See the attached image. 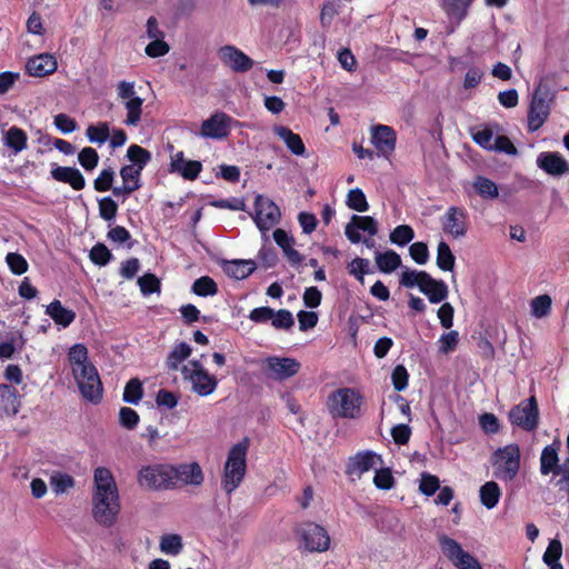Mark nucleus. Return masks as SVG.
<instances>
[{
    "instance_id": "obj_1",
    "label": "nucleus",
    "mask_w": 569,
    "mask_h": 569,
    "mask_svg": "<svg viewBox=\"0 0 569 569\" xmlns=\"http://www.w3.org/2000/svg\"><path fill=\"white\" fill-rule=\"evenodd\" d=\"M137 481L141 488L152 491L171 490L184 485L200 486L203 472L199 463H153L138 471Z\"/></svg>"
},
{
    "instance_id": "obj_2",
    "label": "nucleus",
    "mask_w": 569,
    "mask_h": 569,
    "mask_svg": "<svg viewBox=\"0 0 569 569\" xmlns=\"http://www.w3.org/2000/svg\"><path fill=\"white\" fill-rule=\"evenodd\" d=\"M365 399L361 392L355 388H339L329 395L327 406L333 418L359 419L363 415Z\"/></svg>"
},
{
    "instance_id": "obj_3",
    "label": "nucleus",
    "mask_w": 569,
    "mask_h": 569,
    "mask_svg": "<svg viewBox=\"0 0 569 569\" xmlns=\"http://www.w3.org/2000/svg\"><path fill=\"white\" fill-rule=\"evenodd\" d=\"M249 439L246 437L233 445L228 452L223 468L222 488L227 493L234 491L243 480L247 469Z\"/></svg>"
},
{
    "instance_id": "obj_4",
    "label": "nucleus",
    "mask_w": 569,
    "mask_h": 569,
    "mask_svg": "<svg viewBox=\"0 0 569 569\" xmlns=\"http://www.w3.org/2000/svg\"><path fill=\"white\" fill-rule=\"evenodd\" d=\"M520 448L510 443L498 448L491 457L493 477L502 482H511L520 471Z\"/></svg>"
},
{
    "instance_id": "obj_5",
    "label": "nucleus",
    "mask_w": 569,
    "mask_h": 569,
    "mask_svg": "<svg viewBox=\"0 0 569 569\" xmlns=\"http://www.w3.org/2000/svg\"><path fill=\"white\" fill-rule=\"evenodd\" d=\"M181 372L183 378L192 383V390L198 396L207 397L217 389V377L210 375L199 360H191L189 366H182Z\"/></svg>"
},
{
    "instance_id": "obj_6",
    "label": "nucleus",
    "mask_w": 569,
    "mask_h": 569,
    "mask_svg": "<svg viewBox=\"0 0 569 569\" xmlns=\"http://www.w3.org/2000/svg\"><path fill=\"white\" fill-rule=\"evenodd\" d=\"M120 509L119 495L92 493V517L100 526L112 527Z\"/></svg>"
},
{
    "instance_id": "obj_7",
    "label": "nucleus",
    "mask_w": 569,
    "mask_h": 569,
    "mask_svg": "<svg viewBox=\"0 0 569 569\" xmlns=\"http://www.w3.org/2000/svg\"><path fill=\"white\" fill-rule=\"evenodd\" d=\"M72 375L82 397L92 403H99L102 399L103 388L93 363L83 366V368H76Z\"/></svg>"
},
{
    "instance_id": "obj_8",
    "label": "nucleus",
    "mask_w": 569,
    "mask_h": 569,
    "mask_svg": "<svg viewBox=\"0 0 569 569\" xmlns=\"http://www.w3.org/2000/svg\"><path fill=\"white\" fill-rule=\"evenodd\" d=\"M439 545L442 553L457 569H482L480 562L470 552L462 549L455 539L441 536Z\"/></svg>"
},
{
    "instance_id": "obj_9",
    "label": "nucleus",
    "mask_w": 569,
    "mask_h": 569,
    "mask_svg": "<svg viewBox=\"0 0 569 569\" xmlns=\"http://www.w3.org/2000/svg\"><path fill=\"white\" fill-rule=\"evenodd\" d=\"M442 230L453 239H461L469 230V213L466 208L451 206L440 219Z\"/></svg>"
},
{
    "instance_id": "obj_10",
    "label": "nucleus",
    "mask_w": 569,
    "mask_h": 569,
    "mask_svg": "<svg viewBox=\"0 0 569 569\" xmlns=\"http://www.w3.org/2000/svg\"><path fill=\"white\" fill-rule=\"evenodd\" d=\"M509 420L526 431H532L538 427L539 410L533 396L515 406L509 412Z\"/></svg>"
},
{
    "instance_id": "obj_11",
    "label": "nucleus",
    "mask_w": 569,
    "mask_h": 569,
    "mask_svg": "<svg viewBox=\"0 0 569 569\" xmlns=\"http://www.w3.org/2000/svg\"><path fill=\"white\" fill-rule=\"evenodd\" d=\"M232 123L239 122L224 112L217 111L201 123V136L211 139H224L230 134Z\"/></svg>"
},
{
    "instance_id": "obj_12",
    "label": "nucleus",
    "mask_w": 569,
    "mask_h": 569,
    "mask_svg": "<svg viewBox=\"0 0 569 569\" xmlns=\"http://www.w3.org/2000/svg\"><path fill=\"white\" fill-rule=\"evenodd\" d=\"M254 211L253 220L261 231L271 229L280 219V210L277 204L260 194L254 199Z\"/></svg>"
},
{
    "instance_id": "obj_13",
    "label": "nucleus",
    "mask_w": 569,
    "mask_h": 569,
    "mask_svg": "<svg viewBox=\"0 0 569 569\" xmlns=\"http://www.w3.org/2000/svg\"><path fill=\"white\" fill-rule=\"evenodd\" d=\"M378 231V221L370 216L353 214L345 228L347 239L353 244L361 242V232L367 233L369 237H375Z\"/></svg>"
},
{
    "instance_id": "obj_14",
    "label": "nucleus",
    "mask_w": 569,
    "mask_h": 569,
    "mask_svg": "<svg viewBox=\"0 0 569 569\" xmlns=\"http://www.w3.org/2000/svg\"><path fill=\"white\" fill-rule=\"evenodd\" d=\"M370 140L383 157H389L396 149L397 133L387 124H375L370 128Z\"/></svg>"
},
{
    "instance_id": "obj_15",
    "label": "nucleus",
    "mask_w": 569,
    "mask_h": 569,
    "mask_svg": "<svg viewBox=\"0 0 569 569\" xmlns=\"http://www.w3.org/2000/svg\"><path fill=\"white\" fill-rule=\"evenodd\" d=\"M221 62L233 72L243 73L253 67V60L234 46L221 47L218 51Z\"/></svg>"
},
{
    "instance_id": "obj_16",
    "label": "nucleus",
    "mask_w": 569,
    "mask_h": 569,
    "mask_svg": "<svg viewBox=\"0 0 569 569\" xmlns=\"http://www.w3.org/2000/svg\"><path fill=\"white\" fill-rule=\"evenodd\" d=\"M266 363L267 376L279 381L297 375L300 369V363L292 358L269 357Z\"/></svg>"
},
{
    "instance_id": "obj_17",
    "label": "nucleus",
    "mask_w": 569,
    "mask_h": 569,
    "mask_svg": "<svg viewBox=\"0 0 569 569\" xmlns=\"http://www.w3.org/2000/svg\"><path fill=\"white\" fill-rule=\"evenodd\" d=\"M473 1L475 0H440V7L449 22V33L455 32L467 18Z\"/></svg>"
},
{
    "instance_id": "obj_18",
    "label": "nucleus",
    "mask_w": 569,
    "mask_h": 569,
    "mask_svg": "<svg viewBox=\"0 0 569 569\" xmlns=\"http://www.w3.org/2000/svg\"><path fill=\"white\" fill-rule=\"evenodd\" d=\"M536 164L552 177H562L569 172V162L556 151H543L537 156Z\"/></svg>"
},
{
    "instance_id": "obj_19",
    "label": "nucleus",
    "mask_w": 569,
    "mask_h": 569,
    "mask_svg": "<svg viewBox=\"0 0 569 569\" xmlns=\"http://www.w3.org/2000/svg\"><path fill=\"white\" fill-rule=\"evenodd\" d=\"M169 171L179 173L186 180L193 181L202 171V163L198 160H187L183 151H177L170 157Z\"/></svg>"
},
{
    "instance_id": "obj_20",
    "label": "nucleus",
    "mask_w": 569,
    "mask_h": 569,
    "mask_svg": "<svg viewBox=\"0 0 569 569\" xmlns=\"http://www.w3.org/2000/svg\"><path fill=\"white\" fill-rule=\"evenodd\" d=\"M550 112L549 103L545 96L536 91L528 112V130L535 132L546 122Z\"/></svg>"
},
{
    "instance_id": "obj_21",
    "label": "nucleus",
    "mask_w": 569,
    "mask_h": 569,
    "mask_svg": "<svg viewBox=\"0 0 569 569\" xmlns=\"http://www.w3.org/2000/svg\"><path fill=\"white\" fill-rule=\"evenodd\" d=\"M19 391L8 383H0V417H14L21 407Z\"/></svg>"
},
{
    "instance_id": "obj_22",
    "label": "nucleus",
    "mask_w": 569,
    "mask_h": 569,
    "mask_svg": "<svg viewBox=\"0 0 569 569\" xmlns=\"http://www.w3.org/2000/svg\"><path fill=\"white\" fill-rule=\"evenodd\" d=\"M378 462L381 463L380 456L373 451H360L349 459L347 472L350 476L361 477L365 472L376 468Z\"/></svg>"
},
{
    "instance_id": "obj_23",
    "label": "nucleus",
    "mask_w": 569,
    "mask_h": 569,
    "mask_svg": "<svg viewBox=\"0 0 569 569\" xmlns=\"http://www.w3.org/2000/svg\"><path fill=\"white\" fill-rule=\"evenodd\" d=\"M50 174L56 181L68 183L76 191H80L86 187V179L83 174L74 167H61L53 164Z\"/></svg>"
},
{
    "instance_id": "obj_24",
    "label": "nucleus",
    "mask_w": 569,
    "mask_h": 569,
    "mask_svg": "<svg viewBox=\"0 0 569 569\" xmlns=\"http://www.w3.org/2000/svg\"><path fill=\"white\" fill-rule=\"evenodd\" d=\"M299 548L307 551H320V526L315 522H303L297 529Z\"/></svg>"
},
{
    "instance_id": "obj_25",
    "label": "nucleus",
    "mask_w": 569,
    "mask_h": 569,
    "mask_svg": "<svg viewBox=\"0 0 569 569\" xmlns=\"http://www.w3.org/2000/svg\"><path fill=\"white\" fill-rule=\"evenodd\" d=\"M57 60L50 53H41L28 60L26 68L32 77H44L52 74L57 70Z\"/></svg>"
},
{
    "instance_id": "obj_26",
    "label": "nucleus",
    "mask_w": 569,
    "mask_h": 569,
    "mask_svg": "<svg viewBox=\"0 0 569 569\" xmlns=\"http://www.w3.org/2000/svg\"><path fill=\"white\" fill-rule=\"evenodd\" d=\"M93 493L119 495L116 480L106 467H98L93 473Z\"/></svg>"
},
{
    "instance_id": "obj_27",
    "label": "nucleus",
    "mask_w": 569,
    "mask_h": 569,
    "mask_svg": "<svg viewBox=\"0 0 569 569\" xmlns=\"http://www.w3.org/2000/svg\"><path fill=\"white\" fill-rule=\"evenodd\" d=\"M46 313L56 325L63 328L69 327L76 319V312L62 306L60 300L54 299L47 306Z\"/></svg>"
},
{
    "instance_id": "obj_28",
    "label": "nucleus",
    "mask_w": 569,
    "mask_h": 569,
    "mask_svg": "<svg viewBox=\"0 0 569 569\" xmlns=\"http://www.w3.org/2000/svg\"><path fill=\"white\" fill-rule=\"evenodd\" d=\"M420 291L426 295L431 303H440L448 297V287L442 280H436L431 276L422 283Z\"/></svg>"
},
{
    "instance_id": "obj_29",
    "label": "nucleus",
    "mask_w": 569,
    "mask_h": 569,
    "mask_svg": "<svg viewBox=\"0 0 569 569\" xmlns=\"http://www.w3.org/2000/svg\"><path fill=\"white\" fill-rule=\"evenodd\" d=\"M274 133L282 139L287 148L296 156H302L306 151L305 143L298 133L283 126H276Z\"/></svg>"
},
{
    "instance_id": "obj_30",
    "label": "nucleus",
    "mask_w": 569,
    "mask_h": 569,
    "mask_svg": "<svg viewBox=\"0 0 569 569\" xmlns=\"http://www.w3.org/2000/svg\"><path fill=\"white\" fill-rule=\"evenodd\" d=\"M257 266L252 260H232L223 264V271L231 278L242 280L248 278Z\"/></svg>"
},
{
    "instance_id": "obj_31",
    "label": "nucleus",
    "mask_w": 569,
    "mask_h": 569,
    "mask_svg": "<svg viewBox=\"0 0 569 569\" xmlns=\"http://www.w3.org/2000/svg\"><path fill=\"white\" fill-rule=\"evenodd\" d=\"M501 495L499 485L493 480L487 481L479 489L480 502L487 509H493L498 505Z\"/></svg>"
},
{
    "instance_id": "obj_32",
    "label": "nucleus",
    "mask_w": 569,
    "mask_h": 569,
    "mask_svg": "<svg viewBox=\"0 0 569 569\" xmlns=\"http://www.w3.org/2000/svg\"><path fill=\"white\" fill-rule=\"evenodd\" d=\"M191 347L187 342L177 343L166 359V367L170 371H177L180 365L190 357Z\"/></svg>"
},
{
    "instance_id": "obj_33",
    "label": "nucleus",
    "mask_w": 569,
    "mask_h": 569,
    "mask_svg": "<svg viewBox=\"0 0 569 569\" xmlns=\"http://www.w3.org/2000/svg\"><path fill=\"white\" fill-rule=\"evenodd\" d=\"M375 260L378 269L383 273H391L401 264L400 256L393 250L377 251Z\"/></svg>"
},
{
    "instance_id": "obj_34",
    "label": "nucleus",
    "mask_w": 569,
    "mask_h": 569,
    "mask_svg": "<svg viewBox=\"0 0 569 569\" xmlns=\"http://www.w3.org/2000/svg\"><path fill=\"white\" fill-rule=\"evenodd\" d=\"M131 167L143 170L151 161V152L139 144H131L126 154Z\"/></svg>"
},
{
    "instance_id": "obj_35",
    "label": "nucleus",
    "mask_w": 569,
    "mask_h": 569,
    "mask_svg": "<svg viewBox=\"0 0 569 569\" xmlns=\"http://www.w3.org/2000/svg\"><path fill=\"white\" fill-rule=\"evenodd\" d=\"M143 99L140 97L131 98L124 102L127 117L123 123L128 127H137L141 121Z\"/></svg>"
},
{
    "instance_id": "obj_36",
    "label": "nucleus",
    "mask_w": 569,
    "mask_h": 569,
    "mask_svg": "<svg viewBox=\"0 0 569 569\" xmlns=\"http://www.w3.org/2000/svg\"><path fill=\"white\" fill-rule=\"evenodd\" d=\"M27 141L28 137L27 133L16 126L11 127L7 132L4 137L6 146L9 147L14 151V153H18L27 148Z\"/></svg>"
},
{
    "instance_id": "obj_37",
    "label": "nucleus",
    "mask_w": 569,
    "mask_h": 569,
    "mask_svg": "<svg viewBox=\"0 0 569 569\" xmlns=\"http://www.w3.org/2000/svg\"><path fill=\"white\" fill-rule=\"evenodd\" d=\"M456 262V257L452 253L449 244L441 240L437 247V266L443 271H452Z\"/></svg>"
},
{
    "instance_id": "obj_38",
    "label": "nucleus",
    "mask_w": 569,
    "mask_h": 569,
    "mask_svg": "<svg viewBox=\"0 0 569 569\" xmlns=\"http://www.w3.org/2000/svg\"><path fill=\"white\" fill-rule=\"evenodd\" d=\"M68 360L72 367V371L76 368H83V366L92 365L89 361L88 348L83 343H76L69 349Z\"/></svg>"
},
{
    "instance_id": "obj_39",
    "label": "nucleus",
    "mask_w": 569,
    "mask_h": 569,
    "mask_svg": "<svg viewBox=\"0 0 569 569\" xmlns=\"http://www.w3.org/2000/svg\"><path fill=\"white\" fill-rule=\"evenodd\" d=\"M475 191L483 199H496L499 196L497 184L482 176H478L473 183Z\"/></svg>"
},
{
    "instance_id": "obj_40",
    "label": "nucleus",
    "mask_w": 569,
    "mask_h": 569,
    "mask_svg": "<svg viewBox=\"0 0 569 569\" xmlns=\"http://www.w3.org/2000/svg\"><path fill=\"white\" fill-rule=\"evenodd\" d=\"M558 467L557 449L552 446H547L541 452L540 472L542 475H549L550 472L557 473Z\"/></svg>"
},
{
    "instance_id": "obj_41",
    "label": "nucleus",
    "mask_w": 569,
    "mask_h": 569,
    "mask_svg": "<svg viewBox=\"0 0 569 569\" xmlns=\"http://www.w3.org/2000/svg\"><path fill=\"white\" fill-rule=\"evenodd\" d=\"M183 549L182 538L178 533H166L160 538V550L166 555L177 556Z\"/></svg>"
},
{
    "instance_id": "obj_42",
    "label": "nucleus",
    "mask_w": 569,
    "mask_h": 569,
    "mask_svg": "<svg viewBox=\"0 0 569 569\" xmlns=\"http://www.w3.org/2000/svg\"><path fill=\"white\" fill-rule=\"evenodd\" d=\"M141 169L124 164L120 168V177L122 179V183L128 184L129 188L133 191L139 190L142 187L141 182Z\"/></svg>"
},
{
    "instance_id": "obj_43",
    "label": "nucleus",
    "mask_w": 569,
    "mask_h": 569,
    "mask_svg": "<svg viewBox=\"0 0 569 569\" xmlns=\"http://www.w3.org/2000/svg\"><path fill=\"white\" fill-rule=\"evenodd\" d=\"M143 397L142 383L138 378L130 379L123 390L122 399L127 403L138 405Z\"/></svg>"
},
{
    "instance_id": "obj_44",
    "label": "nucleus",
    "mask_w": 569,
    "mask_h": 569,
    "mask_svg": "<svg viewBox=\"0 0 569 569\" xmlns=\"http://www.w3.org/2000/svg\"><path fill=\"white\" fill-rule=\"evenodd\" d=\"M552 300L548 295H540L530 301V313L537 319L547 317L551 311Z\"/></svg>"
},
{
    "instance_id": "obj_45",
    "label": "nucleus",
    "mask_w": 569,
    "mask_h": 569,
    "mask_svg": "<svg viewBox=\"0 0 569 569\" xmlns=\"http://www.w3.org/2000/svg\"><path fill=\"white\" fill-rule=\"evenodd\" d=\"M430 274L426 271L406 269L401 272L400 284L406 288H422V283Z\"/></svg>"
},
{
    "instance_id": "obj_46",
    "label": "nucleus",
    "mask_w": 569,
    "mask_h": 569,
    "mask_svg": "<svg viewBox=\"0 0 569 569\" xmlns=\"http://www.w3.org/2000/svg\"><path fill=\"white\" fill-rule=\"evenodd\" d=\"M192 292L200 297H209L218 293V284L209 276L198 278L192 284Z\"/></svg>"
},
{
    "instance_id": "obj_47",
    "label": "nucleus",
    "mask_w": 569,
    "mask_h": 569,
    "mask_svg": "<svg viewBox=\"0 0 569 569\" xmlns=\"http://www.w3.org/2000/svg\"><path fill=\"white\" fill-rule=\"evenodd\" d=\"M346 203L349 209L358 212H366L369 209L367 197L360 188L349 190Z\"/></svg>"
},
{
    "instance_id": "obj_48",
    "label": "nucleus",
    "mask_w": 569,
    "mask_h": 569,
    "mask_svg": "<svg viewBox=\"0 0 569 569\" xmlns=\"http://www.w3.org/2000/svg\"><path fill=\"white\" fill-rule=\"evenodd\" d=\"M86 136L90 142L103 144L110 136V127L108 122H99L90 124L86 130Z\"/></svg>"
},
{
    "instance_id": "obj_49",
    "label": "nucleus",
    "mask_w": 569,
    "mask_h": 569,
    "mask_svg": "<svg viewBox=\"0 0 569 569\" xmlns=\"http://www.w3.org/2000/svg\"><path fill=\"white\" fill-rule=\"evenodd\" d=\"M140 291L143 296L160 293L161 282L159 278L151 272H147L138 279Z\"/></svg>"
},
{
    "instance_id": "obj_50",
    "label": "nucleus",
    "mask_w": 569,
    "mask_h": 569,
    "mask_svg": "<svg viewBox=\"0 0 569 569\" xmlns=\"http://www.w3.org/2000/svg\"><path fill=\"white\" fill-rule=\"evenodd\" d=\"M389 238L393 244L405 247L415 238V231L409 224H400L390 232Z\"/></svg>"
},
{
    "instance_id": "obj_51",
    "label": "nucleus",
    "mask_w": 569,
    "mask_h": 569,
    "mask_svg": "<svg viewBox=\"0 0 569 569\" xmlns=\"http://www.w3.org/2000/svg\"><path fill=\"white\" fill-rule=\"evenodd\" d=\"M89 258L94 264L104 267L111 261L112 253L104 243L98 242L91 248Z\"/></svg>"
},
{
    "instance_id": "obj_52",
    "label": "nucleus",
    "mask_w": 569,
    "mask_h": 569,
    "mask_svg": "<svg viewBox=\"0 0 569 569\" xmlns=\"http://www.w3.org/2000/svg\"><path fill=\"white\" fill-rule=\"evenodd\" d=\"M6 262L13 274L21 276L28 271V261L18 252H9Z\"/></svg>"
},
{
    "instance_id": "obj_53",
    "label": "nucleus",
    "mask_w": 569,
    "mask_h": 569,
    "mask_svg": "<svg viewBox=\"0 0 569 569\" xmlns=\"http://www.w3.org/2000/svg\"><path fill=\"white\" fill-rule=\"evenodd\" d=\"M80 166L87 170H93L99 162V154L92 147H84L78 154Z\"/></svg>"
},
{
    "instance_id": "obj_54",
    "label": "nucleus",
    "mask_w": 569,
    "mask_h": 569,
    "mask_svg": "<svg viewBox=\"0 0 569 569\" xmlns=\"http://www.w3.org/2000/svg\"><path fill=\"white\" fill-rule=\"evenodd\" d=\"M114 171L112 168L101 170L99 176L93 180V188L98 192H106L112 188L114 181Z\"/></svg>"
},
{
    "instance_id": "obj_55",
    "label": "nucleus",
    "mask_w": 569,
    "mask_h": 569,
    "mask_svg": "<svg viewBox=\"0 0 569 569\" xmlns=\"http://www.w3.org/2000/svg\"><path fill=\"white\" fill-rule=\"evenodd\" d=\"M99 216L106 220L111 221L118 213V203L111 197H103L98 201Z\"/></svg>"
},
{
    "instance_id": "obj_56",
    "label": "nucleus",
    "mask_w": 569,
    "mask_h": 569,
    "mask_svg": "<svg viewBox=\"0 0 569 569\" xmlns=\"http://www.w3.org/2000/svg\"><path fill=\"white\" fill-rule=\"evenodd\" d=\"M348 270L358 281L363 283L365 274L370 272V262L365 258H355L349 264Z\"/></svg>"
},
{
    "instance_id": "obj_57",
    "label": "nucleus",
    "mask_w": 569,
    "mask_h": 569,
    "mask_svg": "<svg viewBox=\"0 0 569 569\" xmlns=\"http://www.w3.org/2000/svg\"><path fill=\"white\" fill-rule=\"evenodd\" d=\"M561 555H562V547H561L560 541L552 540V541H550L549 546L547 547V549L542 556V560L548 567H551L555 563H560L559 559L561 558Z\"/></svg>"
},
{
    "instance_id": "obj_58",
    "label": "nucleus",
    "mask_w": 569,
    "mask_h": 569,
    "mask_svg": "<svg viewBox=\"0 0 569 569\" xmlns=\"http://www.w3.org/2000/svg\"><path fill=\"white\" fill-rule=\"evenodd\" d=\"M120 425L129 430L134 429L139 423V415L130 407H122L119 412Z\"/></svg>"
},
{
    "instance_id": "obj_59",
    "label": "nucleus",
    "mask_w": 569,
    "mask_h": 569,
    "mask_svg": "<svg viewBox=\"0 0 569 569\" xmlns=\"http://www.w3.org/2000/svg\"><path fill=\"white\" fill-rule=\"evenodd\" d=\"M459 342V335L457 331L452 330L449 332H446L440 336L438 343H439V351L441 353H449L453 351Z\"/></svg>"
},
{
    "instance_id": "obj_60",
    "label": "nucleus",
    "mask_w": 569,
    "mask_h": 569,
    "mask_svg": "<svg viewBox=\"0 0 569 569\" xmlns=\"http://www.w3.org/2000/svg\"><path fill=\"white\" fill-rule=\"evenodd\" d=\"M409 254L418 264H426L429 260L428 246L421 241L413 242L409 247Z\"/></svg>"
},
{
    "instance_id": "obj_61",
    "label": "nucleus",
    "mask_w": 569,
    "mask_h": 569,
    "mask_svg": "<svg viewBox=\"0 0 569 569\" xmlns=\"http://www.w3.org/2000/svg\"><path fill=\"white\" fill-rule=\"evenodd\" d=\"M170 50L169 44L163 40V38L160 39H153L150 43L147 44L144 51L146 54L150 58H159L166 56Z\"/></svg>"
},
{
    "instance_id": "obj_62",
    "label": "nucleus",
    "mask_w": 569,
    "mask_h": 569,
    "mask_svg": "<svg viewBox=\"0 0 569 569\" xmlns=\"http://www.w3.org/2000/svg\"><path fill=\"white\" fill-rule=\"evenodd\" d=\"M391 380L393 388L397 391H402L408 387L409 373L405 366L398 365L395 367L391 375Z\"/></svg>"
},
{
    "instance_id": "obj_63",
    "label": "nucleus",
    "mask_w": 569,
    "mask_h": 569,
    "mask_svg": "<svg viewBox=\"0 0 569 569\" xmlns=\"http://www.w3.org/2000/svg\"><path fill=\"white\" fill-rule=\"evenodd\" d=\"M473 141L486 150L491 151L495 137L489 128H482L472 133Z\"/></svg>"
},
{
    "instance_id": "obj_64",
    "label": "nucleus",
    "mask_w": 569,
    "mask_h": 569,
    "mask_svg": "<svg viewBox=\"0 0 569 569\" xmlns=\"http://www.w3.org/2000/svg\"><path fill=\"white\" fill-rule=\"evenodd\" d=\"M271 321L272 326L277 329H290L295 323L292 313L287 309H280L274 312Z\"/></svg>"
}]
</instances>
